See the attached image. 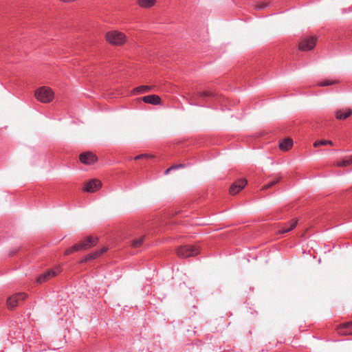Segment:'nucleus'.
<instances>
[{"label":"nucleus","instance_id":"f257e3e1","mask_svg":"<svg viewBox=\"0 0 352 352\" xmlns=\"http://www.w3.org/2000/svg\"><path fill=\"white\" fill-rule=\"evenodd\" d=\"M105 38L107 43L114 46H122L126 43L127 37L124 33L116 30H110L106 33Z\"/></svg>","mask_w":352,"mask_h":352},{"label":"nucleus","instance_id":"f03ea898","mask_svg":"<svg viewBox=\"0 0 352 352\" xmlns=\"http://www.w3.org/2000/svg\"><path fill=\"white\" fill-rule=\"evenodd\" d=\"M34 96L39 102L48 103L53 100L54 92L49 87H41L36 90Z\"/></svg>","mask_w":352,"mask_h":352},{"label":"nucleus","instance_id":"7ed1b4c3","mask_svg":"<svg viewBox=\"0 0 352 352\" xmlns=\"http://www.w3.org/2000/svg\"><path fill=\"white\" fill-rule=\"evenodd\" d=\"M177 253L181 257L192 256L199 253V248L192 243H183L177 249Z\"/></svg>","mask_w":352,"mask_h":352},{"label":"nucleus","instance_id":"20e7f679","mask_svg":"<svg viewBox=\"0 0 352 352\" xmlns=\"http://www.w3.org/2000/svg\"><path fill=\"white\" fill-rule=\"evenodd\" d=\"M298 219H292L286 223H279L276 228L275 233L276 234H283L292 230L297 225Z\"/></svg>","mask_w":352,"mask_h":352},{"label":"nucleus","instance_id":"39448f33","mask_svg":"<svg viewBox=\"0 0 352 352\" xmlns=\"http://www.w3.org/2000/svg\"><path fill=\"white\" fill-rule=\"evenodd\" d=\"M27 298V294L25 293H17L7 299V306L8 309H14L21 302L23 301Z\"/></svg>","mask_w":352,"mask_h":352},{"label":"nucleus","instance_id":"423d86ee","mask_svg":"<svg viewBox=\"0 0 352 352\" xmlns=\"http://www.w3.org/2000/svg\"><path fill=\"white\" fill-rule=\"evenodd\" d=\"M61 272V269L60 267H56L55 268H53V269H51L48 271H47L46 272H45L44 274L40 275L37 279H36V281L38 283H45L49 280H50L51 278L55 277L56 276H57L58 274H59Z\"/></svg>","mask_w":352,"mask_h":352},{"label":"nucleus","instance_id":"0eeeda50","mask_svg":"<svg viewBox=\"0 0 352 352\" xmlns=\"http://www.w3.org/2000/svg\"><path fill=\"white\" fill-rule=\"evenodd\" d=\"M316 38L308 36L302 40L299 43L298 48L301 51H308L312 50L316 44Z\"/></svg>","mask_w":352,"mask_h":352},{"label":"nucleus","instance_id":"6e6552de","mask_svg":"<svg viewBox=\"0 0 352 352\" xmlns=\"http://www.w3.org/2000/svg\"><path fill=\"white\" fill-rule=\"evenodd\" d=\"M102 187V183L97 179H92L85 184L84 190L87 192H94Z\"/></svg>","mask_w":352,"mask_h":352},{"label":"nucleus","instance_id":"1a4fd4ad","mask_svg":"<svg viewBox=\"0 0 352 352\" xmlns=\"http://www.w3.org/2000/svg\"><path fill=\"white\" fill-rule=\"evenodd\" d=\"M247 181L245 179H240L233 183L230 188V193L232 195H236L246 186Z\"/></svg>","mask_w":352,"mask_h":352},{"label":"nucleus","instance_id":"9d476101","mask_svg":"<svg viewBox=\"0 0 352 352\" xmlns=\"http://www.w3.org/2000/svg\"><path fill=\"white\" fill-rule=\"evenodd\" d=\"M80 160L85 164H91L97 160V157L91 152L80 154Z\"/></svg>","mask_w":352,"mask_h":352},{"label":"nucleus","instance_id":"9b49d317","mask_svg":"<svg viewBox=\"0 0 352 352\" xmlns=\"http://www.w3.org/2000/svg\"><path fill=\"white\" fill-rule=\"evenodd\" d=\"M338 333L342 336L352 335V322L340 324L337 329Z\"/></svg>","mask_w":352,"mask_h":352},{"label":"nucleus","instance_id":"f8f14e48","mask_svg":"<svg viewBox=\"0 0 352 352\" xmlns=\"http://www.w3.org/2000/svg\"><path fill=\"white\" fill-rule=\"evenodd\" d=\"M92 247L91 243H78L73 245L72 248L66 250L65 254H69L75 251L85 250Z\"/></svg>","mask_w":352,"mask_h":352},{"label":"nucleus","instance_id":"ddd939ff","mask_svg":"<svg viewBox=\"0 0 352 352\" xmlns=\"http://www.w3.org/2000/svg\"><path fill=\"white\" fill-rule=\"evenodd\" d=\"M213 96V93L210 91H198L196 94H188V97L189 98L190 100H196L197 97L206 98L212 97Z\"/></svg>","mask_w":352,"mask_h":352},{"label":"nucleus","instance_id":"4468645a","mask_svg":"<svg viewBox=\"0 0 352 352\" xmlns=\"http://www.w3.org/2000/svg\"><path fill=\"white\" fill-rule=\"evenodd\" d=\"M108 249L109 248L107 246H102L98 250L88 254L87 257L85 258L84 261H87L89 260L95 259L98 258L101 254L107 252Z\"/></svg>","mask_w":352,"mask_h":352},{"label":"nucleus","instance_id":"2eb2a0df","mask_svg":"<svg viewBox=\"0 0 352 352\" xmlns=\"http://www.w3.org/2000/svg\"><path fill=\"white\" fill-rule=\"evenodd\" d=\"M352 113V111L349 109H339L335 112L336 118L338 120H345L349 117Z\"/></svg>","mask_w":352,"mask_h":352},{"label":"nucleus","instance_id":"dca6fc26","mask_svg":"<svg viewBox=\"0 0 352 352\" xmlns=\"http://www.w3.org/2000/svg\"><path fill=\"white\" fill-rule=\"evenodd\" d=\"M142 100L145 103L156 105L160 103L161 98L157 95H148L143 97Z\"/></svg>","mask_w":352,"mask_h":352},{"label":"nucleus","instance_id":"f3484780","mask_svg":"<svg viewBox=\"0 0 352 352\" xmlns=\"http://www.w3.org/2000/svg\"><path fill=\"white\" fill-rule=\"evenodd\" d=\"M156 0H137L138 5L142 8H150L155 6Z\"/></svg>","mask_w":352,"mask_h":352},{"label":"nucleus","instance_id":"a211bd4d","mask_svg":"<svg viewBox=\"0 0 352 352\" xmlns=\"http://www.w3.org/2000/svg\"><path fill=\"white\" fill-rule=\"evenodd\" d=\"M293 145V140L286 138L279 144V148L282 151H288Z\"/></svg>","mask_w":352,"mask_h":352},{"label":"nucleus","instance_id":"6ab92c4d","mask_svg":"<svg viewBox=\"0 0 352 352\" xmlns=\"http://www.w3.org/2000/svg\"><path fill=\"white\" fill-rule=\"evenodd\" d=\"M151 87L148 85H142L140 87H138L133 89V93L135 94H144L146 92H148L151 90Z\"/></svg>","mask_w":352,"mask_h":352},{"label":"nucleus","instance_id":"aec40b11","mask_svg":"<svg viewBox=\"0 0 352 352\" xmlns=\"http://www.w3.org/2000/svg\"><path fill=\"white\" fill-rule=\"evenodd\" d=\"M352 164V155L347 157L342 161L337 162L336 166H347Z\"/></svg>","mask_w":352,"mask_h":352},{"label":"nucleus","instance_id":"412c9836","mask_svg":"<svg viewBox=\"0 0 352 352\" xmlns=\"http://www.w3.org/2000/svg\"><path fill=\"white\" fill-rule=\"evenodd\" d=\"M327 144L333 145V142H332V141H331V140H324L316 141V142L314 143V146L315 147H318V146H324V145H327Z\"/></svg>","mask_w":352,"mask_h":352},{"label":"nucleus","instance_id":"4be33fe9","mask_svg":"<svg viewBox=\"0 0 352 352\" xmlns=\"http://www.w3.org/2000/svg\"><path fill=\"white\" fill-rule=\"evenodd\" d=\"M338 80H325L324 81L320 82L318 85L321 87H325V86H329L331 85H334L338 83Z\"/></svg>","mask_w":352,"mask_h":352},{"label":"nucleus","instance_id":"5701e85b","mask_svg":"<svg viewBox=\"0 0 352 352\" xmlns=\"http://www.w3.org/2000/svg\"><path fill=\"white\" fill-rule=\"evenodd\" d=\"M100 239L99 238L98 236L97 235H90V236H88L85 241L84 242H89V243H91V242H97L100 240Z\"/></svg>","mask_w":352,"mask_h":352},{"label":"nucleus","instance_id":"b1692460","mask_svg":"<svg viewBox=\"0 0 352 352\" xmlns=\"http://www.w3.org/2000/svg\"><path fill=\"white\" fill-rule=\"evenodd\" d=\"M280 178L278 177L276 179L273 180L272 182H270L269 184L263 186L262 189L263 190L268 189L269 188H270V187L273 186L274 185H275L276 184H277L280 181Z\"/></svg>","mask_w":352,"mask_h":352},{"label":"nucleus","instance_id":"393cba45","mask_svg":"<svg viewBox=\"0 0 352 352\" xmlns=\"http://www.w3.org/2000/svg\"><path fill=\"white\" fill-rule=\"evenodd\" d=\"M267 6V3L265 1H261L258 5H256V8L258 9H263L265 8Z\"/></svg>","mask_w":352,"mask_h":352},{"label":"nucleus","instance_id":"a878e982","mask_svg":"<svg viewBox=\"0 0 352 352\" xmlns=\"http://www.w3.org/2000/svg\"><path fill=\"white\" fill-rule=\"evenodd\" d=\"M183 167H184V165L182 164H177V165L172 166L171 168H173L174 170H175V169H178V168H183Z\"/></svg>","mask_w":352,"mask_h":352},{"label":"nucleus","instance_id":"bb28decb","mask_svg":"<svg viewBox=\"0 0 352 352\" xmlns=\"http://www.w3.org/2000/svg\"><path fill=\"white\" fill-rule=\"evenodd\" d=\"M144 157H148V155L146 154L139 155H137L136 157H135L134 160H140V159H142Z\"/></svg>","mask_w":352,"mask_h":352},{"label":"nucleus","instance_id":"cd10ccee","mask_svg":"<svg viewBox=\"0 0 352 352\" xmlns=\"http://www.w3.org/2000/svg\"><path fill=\"white\" fill-rule=\"evenodd\" d=\"M171 170H174L173 168H171V166L166 170L165 174H168Z\"/></svg>","mask_w":352,"mask_h":352},{"label":"nucleus","instance_id":"c85d7f7f","mask_svg":"<svg viewBox=\"0 0 352 352\" xmlns=\"http://www.w3.org/2000/svg\"><path fill=\"white\" fill-rule=\"evenodd\" d=\"M143 241V239H134L133 241H132L131 242H135V243H138V242H142Z\"/></svg>","mask_w":352,"mask_h":352},{"label":"nucleus","instance_id":"c756f323","mask_svg":"<svg viewBox=\"0 0 352 352\" xmlns=\"http://www.w3.org/2000/svg\"><path fill=\"white\" fill-rule=\"evenodd\" d=\"M138 244H139V243H133V245H134L135 246H137Z\"/></svg>","mask_w":352,"mask_h":352}]
</instances>
